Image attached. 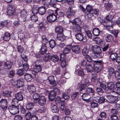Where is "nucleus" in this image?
<instances>
[{
    "label": "nucleus",
    "instance_id": "nucleus-1",
    "mask_svg": "<svg viewBox=\"0 0 120 120\" xmlns=\"http://www.w3.org/2000/svg\"><path fill=\"white\" fill-rule=\"evenodd\" d=\"M9 111L12 114L15 115L19 112V106L12 105L9 107Z\"/></svg>",
    "mask_w": 120,
    "mask_h": 120
},
{
    "label": "nucleus",
    "instance_id": "nucleus-2",
    "mask_svg": "<svg viewBox=\"0 0 120 120\" xmlns=\"http://www.w3.org/2000/svg\"><path fill=\"white\" fill-rule=\"evenodd\" d=\"M76 12V10L74 8H69L66 12V15L68 18H70L74 15Z\"/></svg>",
    "mask_w": 120,
    "mask_h": 120
},
{
    "label": "nucleus",
    "instance_id": "nucleus-3",
    "mask_svg": "<svg viewBox=\"0 0 120 120\" xmlns=\"http://www.w3.org/2000/svg\"><path fill=\"white\" fill-rule=\"evenodd\" d=\"M15 11V8L14 5H10L8 6L7 13L8 15H14Z\"/></svg>",
    "mask_w": 120,
    "mask_h": 120
},
{
    "label": "nucleus",
    "instance_id": "nucleus-4",
    "mask_svg": "<svg viewBox=\"0 0 120 120\" xmlns=\"http://www.w3.org/2000/svg\"><path fill=\"white\" fill-rule=\"evenodd\" d=\"M82 98L84 101L87 102L91 101L92 100L90 95L87 93H84L82 95Z\"/></svg>",
    "mask_w": 120,
    "mask_h": 120
},
{
    "label": "nucleus",
    "instance_id": "nucleus-5",
    "mask_svg": "<svg viewBox=\"0 0 120 120\" xmlns=\"http://www.w3.org/2000/svg\"><path fill=\"white\" fill-rule=\"evenodd\" d=\"M75 37L79 41H82L85 42L87 41V38L85 36H83L82 33H78L75 35Z\"/></svg>",
    "mask_w": 120,
    "mask_h": 120
},
{
    "label": "nucleus",
    "instance_id": "nucleus-6",
    "mask_svg": "<svg viewBox=\"0 0 120 120\" xmlns=\"http://www.w3.org/2000/svg\"><path fill=\"white\" fill-rule=\"evenodd\" d=\"M1 107L3 109H6L8 106V102L6 99H2L0 101Z\"/></svg>",
    "mask_w": 120,
    "mask_h": 120
},
{
    "label": "nucleus",
    "instance_id": "nucleus-7",
    "mask_svg": "<svg viewBox=\"0 0 120 120\" xmlns=\"http://www.w3.org/2000/svg\"><path fill=\"white\" fill-rule=\"evenodd\" d=\"M38 100V103L40 105L43 106L45 104L46 99L44 96H40Z\"/></svg>",
    "mask_w": 120,
    "mask_h": 120
},
{
    "label": "nucleus",
    "instance_id": "nucleus-8",
    "mask_svg": "<svg viewBox=\"0 0 120 120\" xmlns=\"http://www.w3.org/2000/svg\"><path fill=\"white\" fill-rule=\"evenodd\" d=\"M56 18L57 16L55 14L49 15L47 17L48 21L51 23L53 22L56 20Z\"/></svg>",
    "mask_w": 120,
    "mask_h": 120
},
{
    "label": "nucleus",
    "instance_id": "nucleus-9",
    "mask_svg": "<svg viewBox=\"0 0 120 120\" xmlns=\"http://www.w3.org/2000/svg\"><path fill=\"white\" fill-rule=\"evenodd\" d=\"M27 15V12L26 10L24 9L22 10L21 12V16L22 18V21H26V18Z\"/></svg>",
    "mask_w": 120,
    "mask_h": 120
},
{
    "label": "nucleus",
    "instance_id": "nucleus-10",
    "mask_svg": "<svg viewBox=\"0 0 120 120\" xmlns=\"http://www.w3.org/2000/svg\"><path fill=\"white\" fill-rule=\"evenodd\" d=\"M12 92L9 90H5L4 91L3 93V95L5 97L9 98L11 97Z\"/></svg>",
    "mask_w": 120,
    "mask_h": 120
},
{
    "label": "nucleus",
    "instance_id": "nucleus-11",
    "mask_svg": "<svg viewBox=\"0 0 120 120\" xmlns=\"http://www.w3.org/2000/svg\"><path fill=\"white\" fill-rule=\"evenodd\" d=\"M12 65V63L10 61H7L5 62L4 64V66L5 69H10L11 68Z\"/></svg>",
    "mask_w": 120,
    "mask_h": 120
},
{
    "label": "nucleus",
    "instance_id": "nucleus-12",
    "mask_svg": "<svg viewBox=\"0 0 120 120\" xmlns=\"http://www.w3.org/2000/svg\"><path fill=\"white\" fill-rule=\"evenodd\" d=\"M56 94L53 91H51L49 93V98L50 101H53L55 98L56 96Z\"/></svg>",
    "mask_w": 120,
    "mask_h": 120
},
{
    "label": "nucleus",
    "instance_id": "nucleus-13",
    "mask_svg": "<svg viewBox=\"0 0 120 120\" xmlns=\"http://www.w3.org/2000/svg\"><path fill=\"white\" fill-rule=\"evenodd\" d=\"M47 51V47L44 44L42 45L40 50L39 52V54H40L42 55L46 53Z\"/></svg>",
    "mask_w": 120,
    "mask_h": 120
},
{
    "label": "nucleus",
    "instance_id": "nucleus-14",
    "mask_svg": "<svg viewBox=\"0 0 120 120\" xmlns=\"http://www.w3.org/2000/svg\"><path fill=\"white\" fill-rule=\"evenodd\" d=\"M107 87L109 90H116L115 89V85L113 82H108L107 83Z\"/></svg>",
    "mask_w": 120,
    "mask_h": 120
},
{
    "label": "nucleus",
    "instance_id": "nucleus-15",
    "mask_svg": "<svg viewBox=\"0 0 120 120\" xmlns=\"http://www.w3.org/2000/svg\"><path fill=\"white\" fill-rule=\"evenodd\" d=\"M71 49L73 52L78 53L80 52V48L78 45H74L71 47Z\"/></svg>",
    "mask_w": 120,
    "mask_h": 120
},
{
    "label": "nucleus",
    "instance_id": "nucleus-16",
    "mask_svg": "<svg viewBox=\"0 0 120 120\" xmlns=\"http://www.w3.org/2000/svg\"><path fill=\"white\" fill-rule=\"evenodd\" d=\"M51 60L54 62H58L59 60V57L56 55H52L50 56Z\"/></svg>",
    "mask_w": 120,
    "mask_h": 120
},
{
    "label": "nucleus",
    "instance_id": "nucleus-17",
    "mask_svg": "<svg viewBox=\"0 0 120 120\" xmlns=\"http://www.w3.org/2000/svg\"><path fill=\"white\" fill-rule=\"evenodd\" d=\"M106 100L109 103H112L115 101L114 96L111 95H107L106 98Z\"/></svg>",
    "mask_w": 120,
    "mask_h": 120
},
{
    "label": "nucleus",
    "instance_id": "nucleus-18",
    "mask_svg": "<svg viewBox=\"0 0 120 120\" xmlns=\"http://www.w3.org/2000/svg\"><path fill=\"white\" fill-rule=\"evenodd\" d=\"M24 80L22 79H20L17 80V87L20 88L23 86L24 85Z\"/></svg>",
    "mask_w": 120,
    "mask_h": 120
},
{
    "label": "nucleus",
    "instance_id": "nucleus-19",
    "mask_svg": "<svg viewBox=\"0 0 120 120\" xmlns=\"http://www.w3.org/2000/svg\"><path fill=\"white\" fill-rule=\"evenodd\" d=\"M92 49L93 50L92 52H101V48L98 46L95 45L92 46Z\"/></svg>",
    "mask_w": 120,
    "mask_h": 120
},
{
    "label": "nucleus",
    "instance_id": "nucleus-20",
    "mask_svg": "<svg viewBox=\"0 0 120 120\" xmlns=\"http://www.w3.org/2000/svg\"><path fill=\"white\" fill-rule=\"evenodd\" d=\"M101 52H92L91 53L90 55L94 58H100L101 57Z\"/></svg>",
    "mask_w": 120,
    "mask_h": 120
},
{
    "label": "nucleus",
    "instance_id": "nucleus-21",
    "mask_svg": "<svg viewBox=\"0 0 120 120\" xmlns=\"http://www.w3.org/2000/svg\"><path fill=\"white\" fill-rule=\"evenodd\" d=\"M55 31L58 34H62L63 31V29L61 26H58L56 27Z\"/></svg>",
    "mask_w": 120,
    "mask_h": 120
},
{
    "label": "nucleus",
    "instance_id": "nucleus-22",
    "mask_svg": "<svg viewBox=\"0 0 120 120\" xmlns=\"http://www.w3.org/2000/svg\"><path fill=\"white\" fill-rule=\"evenodd\" d=\"M87 87L86 85L84 84L79 85L78 86V89L80 92H81L82 90L86 89Z\"/></svg>",
    "mask_w": 120,
    "mask_h": 120
},
{
    "label": "nucleus",
    "instance_id": "nucleus-23",
    "mask_svg": "<svg viewBox=\"0 0 120 120\" xmlns=\"http://www.w3.org/2000/svg\"><path fill=\"white\" fill-rule=\"evenodd\" d=\"M27 90L30 93H33L36 91V88L33 85L28 86Z\"/></svg>",
    "mask_w": 120,
    "mask_h": 120
},
{
    "label": "nucleus",
    "instance_id": "nucleus-24",
    "mask_svg": "<svg viewBox=\"0 0 120 120\" xmlns=\"http://www.w3.org/2000/svg\"><path fill=\"white\" fill-rule=\"evenodd\" d=\"M56 38L57 40L62 41L65 39L66 38L64 34H57Z\"/></svg>",
    "mask_w": 120,
    "mask_h": 120
},
{
    "label": "nucleus",
    "instance_id": "nucleus-25",
    "mask_svg": "<svg viewBox=\"0 0 120 120\" xmlns=\"http://www.w3.org/2000/svg\"><path fill=\"white\" fill-rule=\"evenodd\" d=\"M15 97L19 101H22L23 99L22 95L21 92L16 93L15 94Z\"/></svg>",
    "mask_w": 120,
    "mask_h": 120
},
{
    "label": "nucleus",
    "instance_id": "nucleus-26",
    "mask_svg": "<svg viewBox=\"0 0 120 120\" xmlns=\"http://www.w3.org/2000/svg\"><path fill=\"white\" fill-rule=\"evenodd\" d=\"M93 64L94 65H96L100 67L102 66V62L101 60L93 61Z\"/></svg>",
    "mask_w": 120,
    "mask_h": 120
},
{
    "label": "nucleus",
    "instance_id": "nucleus-27",
    "mask_svg": "<svg viewBox=\"0 0 120 120\" xmlns=\"http://www.w3.org/2000/svg\"><path fill=\"white\" fill-rule=\"evenodd\" d=\"M34 106V104L31 102L28 103L26 105V108L28 110H31L32 109Z\"/></svg>",
    "mask_w": 120,
    "mask_h": 120
},
{
    "label": "nucleus",
    "instance_id": "nucleus-28",
    "mask_svg": "<svg viewBox=\"0 0 120 120\" xmlns=\"http://www.w3.org/2000/svg\"><path fill=\"white\" fill-rule=\"evenodd\" d=\"M38 9V13L39 14L43 15L45 14L46 10L45 7H41L39 8Z\"/></svg>",
    "mask_w": 120,
    "mask_h": 120
},
{
    "label": "nucleus",
    "instance_id": "nucleus-29",
    "mask_svg": "<svg viewBox=\"0 0 120 120\" xmlns=\"http://www.w3.org/2000/svg\"><path fill=\"white\" fill-rule=\"evenodd\" d=\"M108 118L110 120H118V116L115 115L110 114L108 116Z\"/></svg>",
    "mask_w": 120,
    "mask_h": 120
},
{
    "label": "nucleus",
    "instance_id": "nucleus-30",
    "mask_svg": "<svg viewBox=\"0 0 120 120\" xmlns=\"http://www.w3.org/2000/svg\"><path fill=\"white\" fill-rule=\"evenodd\" d=\"M49 44L50 48L52 49L56 46V42L54 40L51 39L49 41Z\"/></svg>",
    "mask_w": 120,
    "mask_h": 120
},
{
    "label": "nucleus",
    "instance_id": "nucleus-31",
    "mask_svg": "<svg viewBox=\"0 0 120 120\" xmlns=\"http://www.w3.org/2000/svg\"><path fill=\"white\" fill-rule=\"evenodd\" d=\"M111 59L113 60H116V57L117 56V54L116 53H113L112 52H110L109 53Z\"/></svg>",
    "mask_w": 120,
    "mask_h": 120
},
{
    "label": "nucleus",
    "instance_id": "nucleus-32",
    "mask_svg": "<svg viewBox=\"0 0 120 120\" xmlns=\"http://www.w3.org/2000/svg\"><path fill=\"white\" fill-rule=\"evenodd\" d=\"M82 28L79 25H75L74 28V31L76 32H80L81 31Z\"/></svg>",
    "mask_w": 120,
    "mask_h": 120
},
{
    "label": "nucleus",
    "instance_id": "nucleus-33",
    "mask_svg": "<svg viewBox=\"0 0 120 120\" xmlns=\"http://www.w3.org/2000/svg\"><path fill=\"white\" fill-rule=\"evenodd\" d=\"M11 35L8 32L6 33L3 37V39L5 41L9 40L10 39Z\"/></svg>",
    "mask_w": 120,
    "mask_h": 120
},
{
    "label": "nucleus",
    "instance_id": "nucleus-34",
    "mask_svg": "<svg viewBox=\"0 0 120 120\" xmlns=\"http://www.w3.org/2000/svg\"><path fill=\"white\" fill-rule=\"evenodd\" d=\"M71 48V45H68L64 49L63 52L65 54H67L69 52Z\"/></svg>",
    "mask_w": 120,
    "mask_h": 120
},
{
    "label": "nucleus",
    "instance_id": "nucleus-35",
    "mask_svg": "<svg viewBox=\"0 0 120 120\" xmlns=\"http://www.w3.org/2000/svg\"><path fill=\"white\" fill-rule=\"evenodd\" d=\"M70 90L68 89L67 90L65 93L63 94V98L65 100H68L69 98V96L68 94V93L69 92Z\"/></svg>",
    "mask_w": 120,
    "mask_h": 120
},
{
    "label": "nucleus",
    "instance_id": "nucleus-36",
    "mask_svg": "<svg viewBox=\"0 0 120 120\" xmlns=\"http://www.w3.org/2000/svg\"><path fill=\"white\" fill-rule=\"evenodd\" d=\"M25 78L27 81H29L32 79L33 78L30 74L27 73L25 76Z\"/></svg>",
    "mask_w": 120,
    "mask_h": 120
},
{
    "label": "nucleus",
    "instance_id": "nucleus-37",
    "mask_svg": "<svg viewBox=\"0 0 120 120\" xmlns=\"http://www.w3.org/2000/svg\"><path fill=\"white\" fill-rule=\"evenodd\" d=\"M25 73V71L22 69H20L17 70L16 74L19 76L22 75Z\"/></svg>",
    "mask_w": 120,
    "mask_h": 120
},
{
    "label": "nucleus",
    "instance_id": "nucleus-38",
    "mask_svg": "<svg viewBox=\"0 0 120 120\" xmlns=\"http://www.w3.org/2000/svg\"><path fill=\"white\" fill-rule=\"evenodd\" d=\"M81 20L79 18L75 19L73 21V24H74L75 25H78L81 24Z\"/></svg>",
    "mask_w": 120,
    "mask_h": 120
},
{
    "label": "nucleus",
    "instance_id": "nucleus-39",
    "mask_svg": "<svg viewBox=\"0 0 120 120\" xmlns=\"http://www.w3.org/2000/svg\"><path fill=\"white\" fill-rule=\"evenodd\" d=\"M43 64V62L41 60H39L36 61L34 66H41Z\"/></svg>",
    "mask_w": 120,
    "mask_h": 120
},
{
    "label": "nucleus",
    "instance_id": "nucleus-40",
    "mask_svg": "<svg viewBox=\"0 0 120 120\" xmlns=\"http://www.w3.org/2000/svg\"><path fill=\"white\" fill-rule=\"evenodd\" d=\"M113 37L111 34H109L106 37V40L107 41L110 42L113 40Z\"/></svg>",
    "mask_w": 120,
    "mask_h": 120
},
{
    "label": "nucleus",
    "instance_id": "nucleus-41",
    "mask_svg": "<svg viewBox=\"0 0 120 120\" xmlns=\"http://www.w3.org/2000/svg\"><path fill=\"white\" fill-rule=\"evenodd\" d=\"M86 70L89 72H91L93 71V67L91 65H89L86 66Z\"/></svg>",
    "mask_w": 120,
    "mask_h": 120
},
{
    "label": "nucleus",
    "instance_id": "nucleus-42",
    "mask_svg": "<svg viewBox=\"0 0 120 120\" xmlns=\"http://www.w3.org/2000/svg\"><path fill=\"white\" fill-rule=\"evenodd\" d=\"M42 42L45 45L48 43V40L46 37L43 35L42 37Z\"/></svg>",
    "mask_w": 120,
    "mask_h": 120
},
{
    "label": "nucleus",
    "instance_id": "nucleus-43",
    "mask_svg": "<svg viewBox=\"0 0 120 120\" xmlns=\"http://www.w3.org/2000/svg\"><path fill=\"white\" fill-rule=\"evenodd\" d=\"M56 2V0H50L49 4L52 7L55 8Z\"/></svg>",
    "mask_w": 120,
    "mask_h": 120
},
{
    "label": "nucleus",
    "instance_id": "nucleus-44",
    "mask_svg": "<svg viewBox=\"0 0 120 120\" xmlns=\"http://www.w3.org/2000/svg\"><path fill=\"white\" fill-rule=\"evenodd\" d=\"M93 33L94 35L97 36L99 35L100 31L98 29L95 28L93 30Z\"/></svg>",
    "mask_w": 120,
    "mask_h": 120
},
{
    "label": "nucleus",
    "instance_id": "nucleus-45",
    "mask_svg": "<svg viewBox=\"0 0 120 120\" xmlns=\"http://www.w3.org/2000/svg\"><path fill=\"white\" fill-rule=\"evenodd\" d=\"M18 35L19 37L20 38L21 40H22L25 37L24 34L23 33L22 31L18 32Z\"/></svg>",
    "mask_w": 120,
    "mask_h": 120
},
{
    "label": "nucleus",
    "instance_id": "nucleus-46",
    "mask_svg": "<svg viewBox=\"0 0 120 120\" xmlns=\"http://www.w3.org/2000/svg\"><path fill=\"white\" fill-rule=\"evenodd\" d=\"M17 51L21 54H22L24 51V49L21 45L18 46L17 47Z\"/></svg>",
    "mask_w": 120,
    "mask_h": 120
},
{
    "label": "nucleus",
    "instance_id": "nucleus-47",
    "mask_svg": "<svg viewBox=\"0 0 120 120\" xmlns=\"http://www.w3.org/2000/svg\"><path fill=\"white\" fill-rule=\"evenodd\" d=\"M33 69H35V70L37 71L38 72H40L42 70L41 66H34Z\"/></svg>",
    "mask_w": 120,
    "mask_h": 120
},
{
    "label": "nucleus",
    "instance_id": "nucleus-48",
    "mask_svg": "<svg viewBox=\"0 0 120 120\" xmlns=\"http://www.w3.org/2000/svg\"><path fill=\"white\" fill-rule=\"evenodd\" d=\"M86 10L87 11L89 12H92L93 10L92 7L89 4H88L86 6Z\"/></svg>",
    "mask_w": 120,
    "mask_h": 120
},
{
    "label": "nucleus",
    "instance_id": "nucleus-49",
    "mask_svg": "<svg viewBox=\"0 0 120 120\" xmlns=\"http://www.w3.org/2000/svg\"><path fill=\"white\" fill-rule=\"evenodd\" d=\"M96 90L98 94H102L104 92L103 90L100 87H97Z\"/></svg>",
    "mask_w": 120,
    "mask_h": 120
},
{
    "label": "nucleus",
    "instance_id": "nucleus-50",
    "mask_svg": "<svg viewBox=\"0 0 120 120\" xmlns=\"http://www.w3.org/2000/svg\"><path fill=\"white\" fill-rule=\"evenodd\" d=\"M52 111L53 112H58L57 107L55 105H53L52 107Z\"/></svg>",
    "mask_w": 120,
    "mask_h": 120
},
{
    "label": "nucleus",
    "instance_id": "nucleus-51",
    "mask_svg": "<svg viewBox=\"0 0 120 120\" xmlns=\"http://www.w3.org/2000/svg\"><path fill=\"white\" fill-rule=\"evenodd\" d=\"M105 7L107 9L109 10L112 7V5L111 3L108 2L105 4Z\"/></svg>",
    "mask_w": 120,
    "mask_h": 120
},
{
    "label": "nucleus",
    "instance_id": "nucleus-52",
    "mask_svg": "<svg viewBox=\"0 0 120 120\" xmlns=\"http://www.w3.org/2000/svg\"><path fill=\"white\" fill-rule=\"evenodd\" d=\"M39 94H38L35 93L33 96V98L34 100H38L40 98V97Z\"/></svg>",
    "mask_w": 120,
    "mask_h": 120
},
{
    "label": "nucleus",
    "instance_id": "nucleus-53",
    "mask_svg": "<svg viewBox=\"0 0 120 120\" xmlns=\"http://www.w3.org/2000/svg\"><path fill=\"white\" fill-rule=\"evenodd\" d=\"M89 50L87 49L86 48H84L82 50V52L83 55H84L86 56L87 55V54L88 53Z\"/></svg>",
    "mask_w": 120,
    "mask_h": 120
},
{
    "label": "nucleus",
    "instance_id": "nucleus-54",
    "mask_svg": "<svg viewBox=\"0 0 120 120\" xmlns=\"http://www.w3.org/2000/svg\"><path fill=\"white\" fill-rule=\"evenodd\" d=\"M25 115L26 119H31V116H32L30 112L29 111H28L26 114Z\"/></svg>",
    "mask_w": 120,
    "mask_h": 120
},
{
    "label": "nucleus",
    "instance_id": "nucleus-55",
    "mask_svg": "<svg viewBox=\"0 0 120 120\" xmlns=\"http://www.w3.org/2000/svg\"><path fill=\"white\" fill-rule=\"evenodd\" d=\"M86 91L88 93H93L94 92V90L92 88L87 87Z\"/></svg>",
    "mask_w": 120,
    "mask_h": 120
},
{
    "label": "nucleus",
    "instance_id": "nucleus-56",
    "mask_svg": "<svg viewBox=\"0 0 120 120\" xmlns=\"http://www.w3.org/2000/svg\"><path fill=\"white\" fill-rule=\"evenodd\" d=\"M30 18L31 20L33 22L36 21L38 19L37 16L35 15L32 16Z\"/></svg>",
    "mask_w": 120,
    "mask_h": 120
},
{
    "label": "nucleus",
    "instance_id": "nucleus-57",
    "mask_svg": "<svg viewBox=\"0 0 120 120\" xmlns=\"http://www.w3.org/2000/svg\"><path fill=\"white\" fill-rule=\"evenodd\" d=\"M15 75L14 71L13 70H11L8 73V76L9 78H11L14 76Z\"/></svg>",
    "mask_w": 120,
    "mask_h": 120
},
{
    "label": "nucleus",
    "instance_id": "nucleus-58",
    "mask_svg": "<svg viewBox=\"0 0 120 120\" xmlns=\"http://www.w3.org/2000/svg\"><path fill=\"white\" fill-rule=\"evenodd\" d=\"M22 117L20 115H18L15 116L14 120H22Z\"/></svg>",
    "mask_w": 120,
    "mask_h": 120
},
{
    "label": "nucleus",
    "instance_id": "nucleus-59",
    "mask_svg": "<svg viewBox=\"0 0 120 120\" xmlns=\"http://www.w3.org/2000/svg\"><path fill=\"white\" fill-rule=\"evenodd\" d=\"M97 75L96 74H92L91 76L92 81L93 82L96 81L97 79Z\"/></svg>",
    "mask_w": 120,
    "mask_h": 120
},
{
    "label": "nucleus",
    "instance_id": "nucleus-60",
    "mask_svg": "<svg viewBox=\"0 0 120 120\" xmlns=\"http://www.w3.org/2000/svg\"><path fill=\"white\" fill-rule=\"evenodd\" d=\"M94 66V72L97 73L99 72L100 70V67L96 65Z\"/></svg>",
    "mask_w": 120,
    "mask_h": 120
},
{
    "label": "nucleus",
    "instance_id": "nucleus-61",
    "mask_svg": "<svg viewBox=\"0 0 120 120\" xmlns=\"http://www.w3.org/2000/svg\"><path fill=\"white\" fill-rule=\"evenodd\" d=\"M111 92L112 93H116L120 95V88H117L116 90H111Z\"/></svg>",
    "mask_w": 120,
    "mask_h": 120
},
{
    "label": "nucleus",
    "instance_id": "nucleus-62",
    "mask_svg": "<svg viewBox=\"0 0 120 120\" xmlns=\"http://www.w3.org/2000/svg\"><path fill=\"white\" fill-rule=\"evenodd\" d=\"M11 83L14 86H17V81L15 79H12L11 80Z\"/></svg>",
    "mask_w": 120,
    "mask_h": 120
},
{
    "label": "nucleus",
    "instance_id": "nucleus-63",
    "mask_svg": "<svg viewBox=\"0 0 120 120\" xmlns=\"http://www.w3.org/2000/svg\"><path fill=\"white\" fill-rule=\"evenodd\" d=\"M19 101L16 98H14L12 99L11 103L12 104L17 105L18 104Z\"/></svg>",
    "mask_w": 120,
    "mask_h": 120
},
{
    "label": "nucleus",
    "instance_id": "nucleus-64",
    "mask_svg": "<svg viewBox=\"0 0 120 120\" xmlns=\"http://www.w3.org/2000/svg\"><path fill=\"white\" fill-rule=\"evenodd\" d=\"M85 58L87 61L89 62H91L93 61L92 60L91 57L88 55H86Z\"/></svg>",
    "mask_w": 120,
    "mask_h": 120
}]
</instances>
